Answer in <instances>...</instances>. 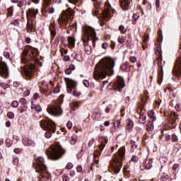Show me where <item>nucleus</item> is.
<instances>
[{"label":"nucleus","mask_w":181,"mask_h":181,"mask_svg":"<svg viewBox=\"0 0 181 181\" xmlns=\"http://www.w3.org/2000/svg\"><path fill=\"white\" fill-rule=\"evenodd\" d=\"M114 67H115L114 59H105L100 64L98 70L93 72V78L98 80V78H105L107 76H112L114 74Z\"/></svg>","instance_id":"nucleus-1"},{"label":"nucleus","mask_w":181,"mask_h":181,"mask_svg":"<svg viewBox=\"0 0 181 181\" xmlns=\"http://www.w3.org/2000/svg\"><path fill=\"white\" fill-rule=\"evenodd\" d=\"M37 173H40V176L43 179L42 181L46 180L49 178V173L47 172V167L45 163V158L42 156H39L33 163Z\"/></svg>","instance_id":"nucleus-2"},{"label":"nucleus","mask_w":181,"mask_h":181,"mask_svg":"<svg viewBox=\"0 0 181 181\" xmlns=\"http://www.w3.org/2000/svg\"><path fill=\"white\" fill-rule=\"evenodd\" d=\"M40 125L44 131H46L45 133V136L47 139L52 138V132L53 134L56 132V124L49 119L41 120L40 122Z\"/></svg>","instance_id":"nucleus-3"},{"label":"nucleus","mask_w":181,"mask_h":181,"mask_svg":"<svg viewBox=\"0 0 181 181\" xmlns=\"http://www.w3.org/2000/svg\"><path fill=\"white\" fill-rule=\"evenodd\" d=\"M65 153L66 150L60 144H57L48 150L47 155L51 160H59Z\"/></svg>","instance_id":"nucleus-4"},{"label":"nucleus","mask_w":181,"mask_h":181,"mask_svg":"<svg viewBox=\"0 0 181 181\" xmlns=\"http://www.w3.org/2000/svg\"><path fill=\"white\" fill-rule=\"evenodd\" d=\"M73 16H74V10L71 9V8H69L67 10L62 11V16L58 18V23L62 28L67 29L69 21L73 19Z\"/></svg>","instance_id":"nucleus-5"},{"label":"nucleus","mask_w":181,"mask_h":181,"mask_svg":"<svg viewBox=\"0 0 181 181\" xmlns=\"http://www.w3.org/2000/svg\"><path fill=\"white\" fill-rule=\"evenodd\" d=\"M119 154L120 158H115L113 163L111 164L112 170L114 173H119L121 168H122V156L125 155V146H122L119 149Z\"/></svg>","instance_id":"nucleus-6"},{"label":"nucleus","mask_w":181,"mask_h":181,"mask_svg":"<svg viewBox=\"0 0 181 181\" xmlns=\"http://www.w3.org/2000/svg\"><path fill=\"white\" fill-rule=\"evenodd\" d=\"M90 40H92V43H94L95 40H98L95 30L91 27L85 30L84 35L82 37V42L83 43H86V45H87Z\"/></svg>","instance_id":"nucleus-7"},{"label":"nucleus","mask_w":181,"mask_h":181,"mask_svg":"<svg viewBox=\"0 0 181 181\" xmlns=\"http://www.w3.org/2000/svg\"><path fill=\"white\" fill-rule=\"evenodd\" d=\"M62 100H58L55 102L54 105L49 106L47 107V111L50 115L53 117H60L63 115V109H62Z\"/></svg>","instance_id":"nucleus-8"},{"label":"nucleus","mask_w":181,"mask_h":181,"mask_svg":"<svg viewBox=\"0 0 181 181\" xmlns=\"http://www.w3.org/2000/svg\"><path fill=\"white\" fill-rule=\"evenodd\" d=\"M0 76L4 78L9 77V67L6 62H4L2 57H0Z\"/></svg>","instance_id":"nucleus-9"},{"label":"nucleus","mask_w":181,"mask_h":181,"mask_svg":"<svg viewBox=\"0 0 181 181\" xmlns=\"http://www.w3.org/2000/svg\"><path fill=\"white\" fill-rule=\"evenodd\" d=\"M65 81H66V91L69 94H71L73 89L76 90L77 83L69 78H65Z\"/></svg>","instance_id":"nucleus-10"},{"label":"nucleus","mask_w":181,"mask_h":181,"mask_svg":"<svg viewBox=\"0 0 181 181\" xmlns=\"http://www.w3.org/2000/svg\"><path fill=\"white\" fill-rule=\"evenodd\" d=\"M114 86L115 88L119 91V93H122V88L125 87V81L122 76H117V80L114 82Z\"/></svg>","instance_id":"nucleus-11"},{"label":"nucleus","mask_w":181,"mask_h":181,"mask_svg":"<svg viewBox=\"0 0 181 181\" xmlns=\"http://www.w3.org/2000/svg\"><path fill=\"white\" fill-rule=\"evenodd\" d=\"M36 70V66L31 64L28 69L25 70V76L27 78H32L33 76V72Z\"/></svg>","instance_id":"nucleus-12"},{"label":"nucleus","mask_w":181,"mask_h":181,"mask_svg":"<svg viewBox=\"0 0 181 181\" xmlns=\"http://www.w3.org/2000/svg\"><path fill=\"white\" fill-rule=\"evenodd\" d=\"M132 0H119V5L123 11H128Z\"/></svg>","instance_id":"nucleus-13"},{"label":"nucleus","mask_w":181,"mask_h":181,"mask_svg":"<svg viewBox=\"0 0 181 181\" xmlns=\"http://www.w3.org/2000/svg\"><path fill=\"white\" fill-rule=\"evenodd\" d=\"M49 29L50 31L51 37L53 40L56 36V30L59 29V27L57 26V24L50 23Z\"/></svg>","instance_id":"nucleus-14"},{"label":"nucleus","mask_w":181,"mask_h":181,"mask_svg":"<svg viewBox=\"0 0 181 181\" xmlns=\"http://www.w3.org/2000/svg\"><path fill=\"white\" fill-rule=\"evenodd\" d=\"M105 6L107 8L103 11V16L104 18H111V4H110V1L108 0L105 2Z\"/></svg>","instance_id":"nucleus-15"},{"label":"nucleus","mask_w":181,"mask_h":181,"mask_svg":"<svg viewBox=\"0 0 181 181\" xmlns=\"http://www.w3.org/2000/svg\"><path fill=\"white\" fill-rule=\"evenodd\" d=\"M23 144L25 146H33V147L36 146V143L35 142V141L28 138L23 139Z\"/></svg>","instance_id":"nucleus-16"},{"label":"nucleus","mask_w":181,"mask_h":181,"mask_svg":"<svg viewBox=\"0 0 181 181\" xmlns=\"http://www.w3.org/2000/svg\"><path fill=\"white\" fill-rule=\"evenodd\" d=\"M39 13V10L35 8H29L27 11V16L30 18H36V15Z\"/></svg>","instance_id":"nucleus-17"},{"label":"nucleus","mask_w":181,"mask_h":181,"mask_svg":"<svg viewBox=\"0 0 181 181\" xmlns=\"http://www.w3.org/2000/svg\"><path fill=\"white\" fill-rule=\"evenodd\" d=\"M30 47L31 49L30 54H32L30 56V59H32V60H36V57L39 56V50L33 47Z\"/></svg>","instance_id":"nucleus-18"},{"label":"nucleus","mask_w":181,"mask_h":181,"mask_svg":"<svg viewBox=\"0 0 181 181\" xmlns=\"http://www.w3.org/2000/svg\"><path fill=\"white\" fill-rule=\"evenodd\" d=\"M104 141H102V143L99 145V149L100 152H98L99 155H101L102 151H104V148L107 146V144H108V139L107 137L103 138Z\"/></svg>","instance_id":"nucleus-19"},{"label":"nucleus","mask_w":181,"mask_h":181,"mask_svg":"<svg viewBox=\"0 0 181 181\" xmlns=\"http://www.w3.org/2000/svg\"><path fill=\"white\" fill-rule=\"evenodd\" d=\"M160 71H159L157 81L158 84H162V82L163 81V66L162 65H160Z\"/></svg>","instance_id":"nucleus-20"},{"label":"nucleus","mask_w":181,"mask_h":181,"mask_svg":"<svg viewBox=\"0 0 181 181\" xmlns=\"http://www.w3.org/2000/svg\"><path fill=\"white\" fill-rule=\"evenodd\" d=\"M42 1H43V10L45 12H47V10L46 9V8L52 5V0H42Z\"/></svg>","instance_id":"nucleus-21"},{"label":"nucleus","mask_w":181,"mask_h":181,"mask_svg":"<svg viewBox=\"0 0 181 181\" xmlns=\"http://www.w3.org/2000/svg\"><path fill=\"white\" fill-rule=\"evenodd\" d=\"M26 28L28 33H32V32H33V29H35V27L33 26V21L32 22V23H28Z\"/></svg>","instance_id":"nucleus-22"},{"label":"nucleus","mask_w":181,"mask_h":181,"mask_svg":"<svg viewBox=\"0 0 181 181\" xmlns=\"http://www.w3.org/2000/svg\"><path fill=\"white\" fill-rule=\"evenodd\" d=\"M40 90L42 93H47L49 91V83H43L42 86L40 87Z\"/></svg>","instance_id":"nucleus-23"},{"label":"nucleus","mask_w":181,"mask_h":181,"mask_svg":"<svg viewBox=\"0 0 181 181\" xmlns=\"http://www.w3.org/2000/svg\"><path fill=\"white\" fill-rule=\"evenodd\" d=\"M68 43L71 46V47H74V45L76 44V40L73 37H69Z\"/></svg>","instance_id":"nucleus-24"},{"label":"nucleus","mask_w":181,"mask_h":181,"mask_svg":"<svg viewBox=\"0 0 181 181\" xmlns=\"http://www.w3.org/2000/svg\"><path fill=\"white\" fill-rule=\"evenodd\" d=\"M70 107L74 110V111H76V110H78V107H80V105H78V103L77 102H72L70 104Z\"/></svg>","instance_id":"nucleus-25"},{"label":"nucleus","mask_w":181,"mask_h":181,"mask_svg":"<svg viewBox=\"0 0 181 181\" xmlns=\"http://www.w3.org/2000/svg\"><path fill=\"white\" fill-rule=\"evenodd\" d=\"M94 6L97 11H100V9H103V3L100 1H95L94 3Z\"/></svg>","instance_id":"nucleus-26"},{"label":"nucleus","mask_w":181,"mask_h":181,"mask_svg":"<svg viewBox=\"0 0 181 181\" xmlns=\"http://www.w3.org/2000/svg\"><path fill=\"white\" fill-rule=\"evenodd\" d=\"M129 66V64H128V62H125L120 66V70H122V71H127Z\"/></svg>","instance_id":"nucleus-27"},{"label":"nucleus","mask_w":181,"mask_h":181,"mask_svg":"<svg viewBox=\"0 0 181 181\" xmlns=\"http://www.w3.org/2000/svg\"><path fill=\"white\" fill-rule=\"evenodd\" d=\"M169 179V175H168L166 173H163L162 175L160 177V181H166Z\"/></svg>","instance_id":"nucleus-28"},{"label":"nucleus","mask_w":181,"mask_h":181,"mask_svg":"<svg viewBox=\"0 0 181 181\" xmlns=\"http://www.w3.org/2000/svg\"><path fill=\"white\" fill-rule=\"evenodd\" d=\"M71 145H76V142H77V136L74 134L71 137Z\"/></svg>","instance_id":"nucleus-29"},{"label":"nucleus","mask_w":181,"mask_h":181,"mask_svg":"<svg viewBox=\"0 0 181 181\" xmlns=\"http://www.w3.org/2000/svg\"><path fill=\"white\" fill-rule=\"evenodd\" d=\"M148 117L151 120L148 121V122H154V121H156V117L153 115V113H148Z\"/></svg>","instance_id":"nucleus-30"},{"label":"nucleus","mask_w":181,"mask_h":181,"mask_svg":"<svg viewBox=\"0 0 181 181\" xmlns=\"http://www.w3.org/2000/svg\"><path fill=\"white\" fill-rule=\"evenodd\" d=\"M179 141V137L175 134H172L171 136V142H173L174 144L177 142Z\"/></svg>","instance_id":"nucleus-31"},{"label":"nucleus","mask_w":181,"mask_h":181,"mask_svg":"<svg viewBox=\"0 0 181 181\" xmlns=\"http://www.w3.org/2000/svg\"><path fill=\"white\" fill-rule=\"evenodd\" d=\"M132 127H134V122H132V120H129L127 123L126 129L129 130Z\"/></svg>","instance_id":"nucleus-32"},{"label":"nucleus","mask_w":181,"mask_h":181,"mask_svg":"<svg viewBox=\"0 0 181 181\" xmlns=\"http://www.w3.org/2000/svg\"><path fill=\"white\" fill-rule=\"evenodd\" d=\"M146 116L144 115H141L140 117H139V122L141 124H145L146 122Z\"/></svg>","instance_id":"nucleus-33"},{"label":"nucleus","mask_w":181,"mask_h":181,"mask_svg":"<svg viewBox=\"0 0 181 181\" xmlns=\"http://www.w3.org/2000/svg\"><path fill=\"white\" fill-rule=\"evenodd\" d=\"M85 52L86 54H91V46H89V45L85 46Z\"/></svg>","instance_id":"nucleus-34"},{"label":"nucleus","mask_w":181,"mask_h":181,"mask_svg":"<svg viewBox=\"0 0 181 181\" xmlns=\"http://www.w3.org/2000/svg\"><path fill=\"white\" fill-rule=\"evenodd\" d=\"M25 5H26V1L25 0L18 1V6L19 8H22V6H25Z\"/></svg>","instance_id":"nucleus-35"},{"label":"nucleus","mask_w":181,"mask_h":181,"mask_svg":"<svg viewBox=\"0 0 181 181\" xmlns=\"http://www.w3.org/2000/svg\"><path fill=\"white\" fill-rule=\"evenodd\" d=\"M155 54L156 56H158V57H162V51L160 50V48H157L156 52H155Z\"/></svg>","instance_id":"nucleus-36"},{"label":"nucleus","mask_w":181,"mask_h":181,"mask_svg":"<svg viewBox=\"0 0 181 181\" xmlns=\"http://www.w3.org/2000/svg\"><path fill=\"white\" fill-rule=\"evenodd\" d=\"M7 117L9 119H13L15 118V114L12 112H8L7 113Z\"/></svg>","instance_id":"nucleus-37"},{"label":"nucleus","mask_w":181,"mask_h":181,"mask_svg":"<svg viewBox=\"0 0 181 181\" xmlns=\"http://www.w3.org/2000/svg\"><path fill=\"white\" fill-rule=\"evenodd\" d=\"M70 30H72V32L77 30V23H74L71 26H70Z\"/></svg>","instance_id":"nucleus-38"},{"label":"nucleus","mask_w":181,"mask_h":181,"mask_svg":"<svg viewBox=\"0 0 181 181\" xmlns=\"http://www.w3.org/2000/svg\"><path fill=\"white\" fill-rule=\"evenodd\" d=\"M131 144H132L131 148L132 149H136V148H138V146L136 145V142L134 141V140L131 141Z\"/></svg>","instance_id":"nucleus-39"},{"label":"nucleus","mask_w":181,"mask_h":181,"mask_svg":"<svg viewBox=\"0 0 181 181\" xmlns=\"http://www.w3.org/2000/svg\"><path fill=\"white\" fill-rule=\"evenodd\" d=\"M125 40H127V38H124V37H119L117 41L122 45V43H124L125 42Z\"/></svg>","instance_id":"nucleus-40"},{"label":"nucleus","mask_w":181,"mask_h":181,"mask_svg":"<svg viewBox=\"0 0 181 181\" xmlns=\"http://www.w3.org/2000/svg\"><path fill=\"white\" fill-rule=\"evenodd\" d=\"M12 15H13V8L11 7L10 8L8 9V13H7V16H12Z\"/></svg>","instance_id":"nucleus-41"},{"label":"nucleus","mask_w":181,"mask_h":181,"mask_svg":"<svg viewBox=\"0 0 181 181\" xmlns=\"http://www.w3.org/2000/svg\"><path fill=\"white\" fill-rule=\"evenodd\" d=\"M157 59H158V69H159V70H160V66H162V60H163L162 57H158Z\"/></svg>","instance_id":"nucleus-42"},{"label":"nucleus","mask_w":181,"mask_h":181,"mask_svg":"<svg viewBox=\"0 0 181 181\" xmlns=\"http://www.w3.org/2000/svg\"><path fill=\"white\" fill-rule=\"evenodd\" d=\"M83 86H84L85 87H86L87 88H88V87H90V82H88V80L84 79V80L83 81Z\"/></svg>","instance_id":"nucleus-43"},{"label":"nucleus","mask_w":181,"mask_h":181,"mask_svg":"<svg viewBox=\"0 0 181 181\" xmlns=\"http://www.w3.org/2000/svg\"><path fill=\"white\" fill-rule=\"evenodd\" d=\"M0 87H1V88H4V90H6V88H8V87H9V84H6L4 83H0Z\"/></svg>","instance_id":"nucleus-44"},{"label":"nucleus","mask_w":181,"mask_h":181,"mask_svg":"<svg viewBox=\"0 0 181 181\" xmlns=\"http://www.w3.org/2000/svg\"><path fill=\"white\" fill-rule=\"evenodd\" d=\"M18 105H19V103L16 100L13 101L11 103V107H13V108H16Z\"/></svg>","instance_id":"nucleus-45"},{"label":"nucleus","mask_w":181,"mask_h":181,"mask_svg":"<svg viewBox=\"0 0 181 181\" xmlns=\"http://www.w3.org/2000/svg\"><path fill=\"white\" fill-rule=\"evenodd\" d=\"M145 168L146 169H152V163H151V161H149L147 164H145Z\"/></svg>","instance_id":"nucleus-46"},{"label":"nucleus","mask_w":181,"mask_h":181,"mask_svg":"<svg viewBox=\"0 0 181 181\" xmlns=\"http://www.w3.org/2000/svg\"><path fill=\"white\" fill-rule=\"evenodd\" d=\"M95 142V140L94 139H92L90 140V141L88 144V146L90 148V146H93L94 145V143Z\"/></svg>","instance_id":"nucleus-47"},{"label":"nucleus","mask_w":181,"mask_h":181,"mask_svg":"<svg viewBox=\"0 0 181 181\" xmlns=\"http://www.w3.org/2000/svg\"><path fill=\"white\" fill-rule=\"evenodd\" d=\"M13 163L15 166H18V164L19 163V158H13Z\"/></svg>","instance_id":"nucleus-48"},{"label":"nucleus","mask_w":181,"mask_h":181,"mask_svg":"<svg viewBox=\"0 0 181 181\" xmlns=\"http://www.w3.org/2000/svg\"><path fill=\"white\" fill-rule=\"evenodd\" d=\"M13 152H14V153L19 154V153H21V152H22V148H14Z\"/></svg>","instance_id":"nucleus-49"},{"label":"nucleus","mask_w":181,"mask_h":181,"mask_svg":"<svg viewBox=\"0 0 181 181\" xmlns=\"http://www.w3.org/2000/svg\"><path fill=\"white\" fill-rule=\"evenodd\" d=\"M35 111H37L38 112H42V107L39 105H37L35 106Z\"/></svg>","instance_id":"nucleus-50"},{"label":"nucleus","mask_w":181,"mask_h":181,"mask_svg":"<svg viewBox=\"0 0 181 181\" xmlns=\"http://www.w3.org/2000/svg\"><path fill=\"white\" fill-rule=\"evenodd\" d=\"M65 168L68 170L73 169V164L71 163H68Z\"/></svg>","instance_id":"nucleus-51"},{"label":"nucleus","mask_w":181,"mask_h":181,"mask_svg":"<svg viewBox=\"0 0 181 181\" xmlns=\"http://www.w3.org/2000/svg\"><path fill=\"white\" fill-rule=\"evenodd\" d=\"M72 127H73V123H71V122L69 121L66 123V127L68 128V129H71Z\"/></svg>","instance_id":"nucleus-52"},{"label":"nucleus","mask_w":181,"mask_h":181,"mask_svg":"<svg viewBox=\"0 0 181 181\" xmlns=\"http://www.w3.org/2000/svg\"><path fill=\"white\" fill-rule=\"evenodd\" d=\"M149 130H153V122H148Z\"/></svg>","instance_id":"nucleus-53"},{"label":"nucleus","mask_w":181,"mask_h":181,"mask_svg":"<svg viewBox=\"0 0 181 181\" xmlns=\"http://www.w3.org/2000/svg\"><path fill=\"white\" fill-rule=\"evenodd\" d=\"M21 104H22L23 105H25V104H26L27 101H26V99L23 98H21L20 100H19Z\"/></svg>","instance_id":"nucleus-54"},{"label":"nucleus","mask_w":181,"mask_h":181,"mask_svg":"<svg viewBox=\"0 0 181 181\" xmlns=\"http://www.w3.org/2000/svg\"><path fill=\"white\" fill-rule=\"evenodd\" d=\"M165 139L167 142H169V141H170L171 139V136L170 134H165Z\"/></svg>","instance_id":"nucleus-55"},{"label":"nucleus","mask_w":181,"mask_h":181,"mask_svg":"<svg viewBox=\"0 0 181 181\" xmlns=\"http://www.w3.org/2000/svg\"><path fill=\"white\" fill-rule=\"evenodd\" d=\"M3 54L6 59H9L11 57V54L8 52H4Z\"/></svg>","instance_id":"nucleus-56"},{"label":"nucleus","mask_w":181,"mask_h":181,"mask_svg":"<svg viewBox=\"0 0 181 181\" xmlns=\"http://www.w3.org/2000/svg\"><path fill=\"white\" fill-rule=\"evenodd\" d=\"M129 60L132 63H136V57H131Z\"/></svg>","instance_id":"nucleus-57"},{"label":"nucleus","mask_w":181,"mask_h":181,"mask_svg":"<svg viewBox=\"0 0 181 181\" xmlns=\"http://www.w3.org/2000/svg\"><path fill=\"white\" fill-rule=\"evenodd\" d=\"M80 93L77 92V90H74L73 91V95H74V97H78L80 95Z\"/></svg>","instance_id":"nucleus-58"},{"label":"nucleus","mask_w":181,"mask_h":181,"mask_svg":"<svg viewBox=\"0 0 181 181\" xmlns=\"http://www.w3.org/2000/svg\"><path fill=\"white\" fill-rule=\"evenodd\" d=\"M48 13H54V8L50 7L48 8Z\"/></svg>","instance_id":"nucleus-59"},{"label":"nucleus","mask_w":181,"mask_h":181,"mask_svg":"<svg viewBox=\"0 0 181 181\" xmlns=\"http://www.w3.org/2000/svg\"><path fill=\"white\" fill-rule=\"evenodd\" d=\"M107 47H108V43L107 42H104L102 44V49H107Z\"/></svg>","instance_id":"nucleus-60"},{"label":"nucleus","mask_w":181,"mask_h":181,"mask_svg":"<svg viewBox=\"0 0 181 181\" xmlns=\"http://www.w3.org/2000/svg\"><path fill=\"white\" fill-rule=\"evenodd\" d=\"M64 73H65V74H71V71L69 68H66L64 70Z\"/></svg>","instance_id":"nucleus-61"},{"label":"nucleus","mask_w":181,"mask_h":181,"mask_svg":"<svg viewBox=\"0 0 181 181\" xmlns=\"http://www.w3.org/2000/svg\"><path fill=\"white\" fill-rule=\"evenodd\" d=\"M76 170L77 172L80 173V172H83V167L81 165H78L77 168H76Z\"/></svg>","instance_id":"nucleus-62"},{"label":"nucleus","mask_w":181,"mask_h":181,"mask_svg":"<svg viewBox=\"0 0 181 181\" xmlns=\"http://www.w3.org/2000/svg\"><path fill=\"white\" fill-rule=\"evenodd\" d=\"M62 179H63V181H69L70 180V177H69L68 176L66 175H64L62 177Z\"/></svg>","instance_id":"nucleus-63"},{"label":"nucleus","mask_w":181,"mask_h":181,"mask_svg":"<svg viewBox=\"0 0 181 181\" xmlns=\"http://www.w3.org/2000/svg\"><path fill=\"white\" fill-rule=\"evenodd\" d=\"M131 160H132V162H138V157L134 156L132 158Z\"/></svg>","instance_id":"nucleus-64"}]
</instances>
